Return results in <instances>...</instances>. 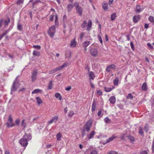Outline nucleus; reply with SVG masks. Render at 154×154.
Listing matches in <instances>:
<instances>
[{"instance_id":"obj_48","label":"nucleus","mask_w":154,"mask_h":154,"mask_svg":"<svg viewBox=\"0 0 154 154\" xmlns=\"http://www.w3.org/2000/svg\"><path fill=\"white\" fill-rule=\"evenodd\" d=\"M125 134H122L120 136V138H121V140H123L124 139L125 137Z\"/></svg>"},{"instance_id":"obj_1","label":"nucleus","mask_w":154,"mask_h":154,"mask_svg":"<svg viewBox=\"0 0 154 154\" xmlns=\"http://www.w3.org/2000/svg\"><path fill=\"white\" fill-rule=\"evenodd\" d=\"M32 138L31 134H27L25 133V135L23 136V138L20 140L19 142L22 146L26 147L28 143V141L31 140Z\"/></svg>"},{"instance_id":"obj_28","label":"nucleus","mask_w":154,"mask_h":154,"mask_svg":"<svg viewBox=\"0 0 154 154\" xmlns=\"http://www.w3.org/2000/svg\"><path fill=\"white\" fill-rule=\"evenodd\" d=\"M148 20L154 24V17L152 16H150L148 18Z\"/></svg>"},{"instance_id":"obj_10","label":"nucleus","mask_w":154,"mask_h":154,"mask_svg":"<svg viewBox=\"0 0 154 154\" xmlns=\"http://www.w3.org/2000/svg\"><path fill=\"white\" fill-rule=\"evenodd\" d=\"M140 15L134 16L133 17V21L135 23H136L140 20Z\"/></svg>"},{"instance_id":"obj_17","label":"nucleus","mask_w":154,"mask_h":154,"mask_svg":"<svg viewBox=\"0 0 154 154\" xmlns=\"http://www.w3.org/2000/svg\"><path fill=\"white\" fill-rule=\"evenodd\" d=\"M96 103L95 100L93 101V104L92 106V111H94L96 109Z\"/></svg>"},{"instance_id":"obj_60","label":"nucleus","mask_w":154,"mask_h":154,"mask_svg":"<svg viewBox=\"0 0 154 154\" xmlns=\"http://www.w3.org/2000/svg\"><path fill=\"white\" fill-rule=\"evenodd\" d=\"M97 93L99 95H100L102 94V92L100 90L97 91Z\"/></svg>"},{"instance_id":"obj_31","label":"nucleus","mask_w":154,"mask_h":154,"mask_svg":"<svg viewBox=\"0 0 154 154\" xmlns=\"http://www.w3.org/2000/svg\"><path fill=\"white\" fill-rule=\"evenodd\" d=\"M53 85V82L52 81H50L49 85L48 86V88L49 89H51Z\"/></svg>"},{"instance_id":"obj_57","label":"nucleus","mask_w":154,"mask_h":154,"mask_svg":"<svg viewBox=\"0 0 154 154\" xmlns=\"http://www.w3.org/2000/svg\"><path fill=\"white\" fill-rule=\"evenodd\" d=\"M85 33H82L80 35V38L82 39L84 37Z\"/></svg>"},{"instance_id":"obj_26","label":"nucleus","mask_w":154,"mask_h":154,"mask_svg":"<svg viewBox=\"0 0 154 154\" xmlns=\"http://www.w3.org/2000/svg\"><path fill=\"white\" fill-rule=\"evenodd\" d=\"M116 138V137H109L106 142L105 143H109L110 142L112 141L114 139Z\"/></svg>"},{"instance_id":"obj_16","label":"nucleus","mask_w":154,"mask_h":154,"mask_svg":"<svg viewBox=\"0 0 154 154\" xmlns=\"http://www.w3.org/2000/svg\"><path fill=\"white\" fill-rule=\"evenodd\" d=\"M90 44V41H87L84 42L82 43V46L85 47V48H86Z\"/></svg>"},{"instance_id":"obj_62","label":"nucleus","mask_w":154,"mask_h":154,"mask_svg":"<svg viewBox=\"0 0 154 154\" xmlns=\"http://www.w3.org/2000/svg\"><path fill=\"white\" fill-rule=\"evenodd\" d=\"M91 154H97V152L96 150H94L91 152Z\"/></svg>"},{"instance_id":"obj_39","label":"nucleus","mask_w":154,"mask_h":154,"mask_svg":"<svg viewBox=\"0 0 154 154\" xmlns=\"http://www.w3.org/2000/svg\"><path fill=\"white\" fill-rule=\"evenodd\" d=\"M25 119H23L22 121L21 125L24 128H25L26 127V123L25 122Z\"/></svg>"},{"instance_id":"obj_24","label":"nucleus","mask_w":154,"mask_h":154,"mask_svg":"<svg viewBox=\"0 0 154 154\" xmlns=\"http://www.w3.org/2000/svg\"><path fill=\"white\" fill-rule=\"evenodd\" d=\"M102 6L103 9L105 10H106L108 9V4L107 3H104L102 4Z\"/></svg>"},{"instance_id":"obj_43","label":"nucleus","mask_w":154,"mask_h":154,"mask_svg":"<svg viewBox=\"0 0 154 154\" xmlns=\"http://www.w3.org/2000/svg\"><path fill=\"white\" fill-rule=\"evenodd\" d=\"M58 16L57 15H55V24L56 25H57V24H58Z\"/></svg>"},{"instance_id":"obj_61","label":"nucleus","mask_w":154,"mask_h":154,"mask_svg":"<svg viewBox=\"0 0 154 154\" xmlns=\"http://www.w3.org/2000/svg\"><path fill=\"white\" fill-rule=\"evenodd\" d=\"M117 153L113 151H111L108 154H117Z\"/></svg>"},{"instance_id":"obj_9","label":"nucleus","mask_w":154,"mask_h":154,"mask_svg":"<svg viewBox=\"0 0 154 154\" xmlns=\"http://www.w3.org/2000/svg\"><path fill=\"white\" fill-rule=\"evenodd\" d=\"M89 68H88V75L89 77V80L90 81V80L91 79H94L95 77V75L93 72L92 71H89Z\"/></svg>"},{"instance_id":"obj_13","label":"nucleus","mask_w":154,"mask_h":154,"mask_svg":"<svg viewBox=\"0 0 154 154\" xmlns=\"http://www.w3.org/2000/svg\"><path fill=\"white\" fill-rule=\"evenodd\" d=\"M95 134V132L94 131H91L89 134L87 135V137H88V139H90L92 138L93 137Z\"/></svg>"},{"instance_id":"obj_23","label":"nucleus","mask_w":154,"mask_h":154,"mask_svg":"<svg viewBox=\"0 0 154 154\" xmlns=\"http://www.w3.org/2000/svg\"><path fill=\"white\" fill-rule=\"evenodd\" d=\"M8 32V30H6L4 32H3L2 35H0V40L5 35H6Z\"/></svg>"},{"instance_id":"obj_12","label":"nucleus","mask_w":154,"mask_h":154,"mask_svg":"<svg viewBox=\"0 0 154 154\" xmlns=\"http://www.w3.org/2000/svg\"><path fill=\"white\" fill-rule=\"evenodd\" d=\"M77 45V42L75 39H74L71 41L70 44V47L71 48H75L76 47Z\"/></svg>"},{"instance_id":"obj_18","label":"nucleus","mask_w":154,"mask_h":154,"mask_svg":"<svg viewBox=\"0 0 154 154\" xmlns=\"http://www.w3.org/2000/svg\"><path fill=\"white\" fill-rule=\"evenodd\" d=\"M63 68H56L53 70H51L49 72V73L50 74H53L55 72H56L57 71L60 70L61 69Z\"/></svg>"},{"instance_id":"obj_56","label":"nucleus","mask_w":154,"mask_h":154,"mask_svg":"<svg viewBox=\"0 0 154 154\" xmlns=\"http://www.w3.org/2000/svg\"><path fill=\"white\" fill-rule=\"evenodd\" d=\"M118 106L121 109H123V105L121 104H120L118 105Z\"/></svg>"},{"instance_id":"obj_51","label":"nucleus","mask_w":154,"mask_h":154,"mask_svg":"<svg viewBox=\"0 0 154 154\" xmlns=\"http://www.w3.org/2000/svg\"><path fill=\"white\" fill-rule=\"evenodd\" d=\"M147 45L150 49H153V47L151 45L150 43H147Z\"/></svg>"},{"instance_id":"obj_53","label":"nucleus","mask_w":154,"mask_h":154,"mask_svg":"<svg viewBox=\"0 0 154 154\" xmlns=\"http://www.w3.org/2000/svg\"><path fill=\"white\" fill-rule=\"evenodd\" d=\"M74 114V112L72 111H70L68 114V116L69 117L72 116Z\"/></svg>"},{"instance_id":"obj_33","label":"nucleus","mask_w":154,"mask_h":154,"mask_svg":"<svg viewBox=\"0 0 154 154\" xmlns=\"http://www.w3.org/2000/svg\"><path fill=\"white\" fill-rule=\"evenodd\" d=\"M71 53L69 51H67L66 53V58L70 57L71 56Z\"/></svg>"},{"instance_id":"obj_50","label":"nucleus","mask_w":154,"mask_h":154,"mask_svg":"<svg viewBox=\"0 0 154 154\" xmlns=\"http://www.w3.org/2000/svg\"><path fill=\"white\" fill-rule=\"evenodd\" d=\"M68 66V63H65L62 65L60 67H65Z\"/></svg>"},{"instance_id":"obj_7","label":"nucleus","mask_w":154,"mask_h":154,"mask_svg":"<svg viewBox=\"0 0 154 154\" xmlns=\"http://www.w3.org/2000/svg\"><path fill=\"white\" fill-rule=\"evenodd\" d=\"M12 121L13 119L11 116V115L9 116L8 122L7 123V127H11L14 126V124L12 123Z\"/></svg>"},{"instance_id":"obj_3","label":"nucleus","mask_w":154,"mask_h":154,"mask_svg":"<svg viewBox=\"0 0 154 154\" xmlns=\"http://www.w3.org/2000/svg\"><path fill=\"white\" fill-rule=\"evenodd\" d=\"M56 27L54 26H53L49 28L48 33L51 37H53L55 32Z\"/></svg>"},{"instance_id":"obj_58","label":"nucleus","mask_w":154,"mask_h":154,"mask_svg":"<svg viewBox=\"0 0 154 154\" xmlns=\"http://www.w3.org/2000/svg\"><path fill=\"white\" fill-rule=\"evenodd\" d=\"M23 0H18L17 3L18 4H20L23 3Z\"/></svg>"},{"instance_id":"obj_27","label":"nucleus","mask_w":154,"mask_h":154,"mask_svg":"<svg viewBox=\"0 0 154 154\" xmlns=\"http://www.w3.org/2000/svg\"><path fill=\"white\" fill-rule=\"evenodd\" d=\"M116 17V13H113L111 15V19L112 21L114 20Z\"/></svg>"},{"instance_id":"obj_11","label":"nucleus","mask_w":154,"mask_h":154,"mask_svg":"<svg viewBox=\"0 0 154 154\" xmlns=\"http://www.w3.org/2000/svg\"><path fill=\"white\" fill-rule=\"evenodd\" d=\"M92 25V22L91 20H88V24L86 26L87 30L88 31L90 30L91 28Z\"/></svg>"},{"instance_id":"obj_20","label":"nucleus","mask_w":154,"mask_h":154,"mask_svg":"<svg viewBox=\"0 0 154 154\" xmlns=\"http://www.w3.org/2000/svg\"><path fill=\"white\" fill-rule=\"evenodd\" d=\"M74 6V5H73L72 4H69L68 5V6L67 7V8L68 12L70 11L73 8Z\"/></svg>"},{"instance_id":"obj_32","label":"nucleus","mask_w":154,"mask_h":154,"mask_svg":"<svg viewBox=\"0 0 154 154\" xmlns=\"http://www.w3.org/2000/svg\"><path fill=\"white\" fill-rule=\"evenodd\" d=\"M42 90L39 89H35L34 90L32 93V94H37L41 92Z\"/></svg>"},{"instance_id":"obj_59","label":"nucleus","mask_w":154,"mask_h":154,"mask_svg":"<svg viewBox=\"0 0 154 154\" xmlns=\"http://www.w3.org/2000/svg\"><path fill=\"white\" fill-rule=\"evenodd\" d=\"M22 28V26L20 24H18V29L19 30H20Z\"/></svg>"},{"instance_id":"obj_34","label":"nucleus","mask_w":154,"mask_h":154,"mask_svg":"<svg viewBox=\"0 0 154 154\" xmlns=\"http://www.w3.org/2000/svg\"><path fill=\"white\" fill-rule=\"evenodd\" d=\"M104 88L105 91L106 92L110 91L112 90V88H111L106 87H104Z\"/></svg>"},{"instance_id":"obj_41","label":"nucleus","mask_w":154,"mask_h":154,"mask_svg":"<svg viewBox=\"0 0 154 154\" xmlns=\"http://www.w3.org/2000/svg\"><path fill=\"white\" fill-rule=\"evenodd\" d=\"M87 23V22L86 20H84L83 22L82 23V27L83 28H85L86 26V25Z\"/></svg>"},{"instance_id":"obj_37","label":"nucleus","mask_w":154,"mask_h":154,"mask_svg":"<svg viewBox=\"0 0 154 154\" xmlns=\"http://www.w3.org/2000/svg\"><path fill=\"white\" fill-rule=\"evenodd\" d=\"M56 136L57 140L59 141L60 140L61 137V135L60 133H58Z\"/></svg>"},{"instance_id":"obj_25","label":"nucleus","mask_w":154,"mask_h":154,"mask_svg":"<svg viewBox=\"0 0 154 154\" xmlns=\"http://www.w3.org/2000/svg\"><path fill=\"white\" fill-rule=\"evenodd\" d=\"M55 97L56 98H58L60 100H61L62 99L60 94L58 93H56L55 94Z\"/></svg>"},{"instance_id":"obj_45","label":"nucleus","mask_w":154,"mask_h":154,"mask_svg":"<svg viewBox=\"0 0 154 154\" xmlns=\"http://www.w3.org/2000/svg\"><path fill=\"white\" fill-rule=\"evenodd\" d=\"M127 98L130 100H132L133 99V97L131 93H129L128 94V96H127Z\"/></svg>"},{"instance_id":"obj_52","label":"nucleus","mask_w":154,"mask_h":154,"mask_svg":"<svg viewBox=\"0 0 154 154\" xmlns=\"http://www.w3.org/2000/svg\"><path fill=\"white\" fill-rule=\"evenodd\" d=\"M20 122V120L19 119H17L15 121V124L17 125H18Z\"/></svg>"},{"instance_id":"obj_38","label":"nucleus","mask_w":154,"mask_h":154,"mask_svg":"<svg viewBox=\"0 0 154 154\" xmlns=\"http://www.w3.org/2000/svg\"><path fill=\"white\" fill-rule=\"evenodd\" d=\"M97 38L101 44L103 45V41L101 36L100 35L98 34L97 35Z\"/></svg>"},{"instance_id":"obj_15","label":"nucleus","mask_w":154,"mask_h":154,"mask_svg":"<svg viewBox=\"0 0 154 154\" xmlns=\"http://www.w3.org/2000/svg\"><path fill=\"white\" fill-rule=\"evenodd\" d=\"M142 89L144 91H146L147 90V86L146 82H144L142 86Z\"/></svg>"},{"instance_id":"obj_36","label":"nucleus","mask_w":154,"mask_h":154,"mask_svg":"<svg viewBox=\"0 0 154 154\" xmlns=\"http://www.w3.org/2000/svg\"><path fill=\"white\" fill-rule=\"evenodd\" d=\"M37 101V103L39 105L42 103V101L41 99L39 97H37L36 98Z\"/></svg>"},{"instance_id":"obj_55","label":"nucleus","mask_w":154,"mask_h":154,"mask_svg":"<svg viewBox=\"0 0 154 154\" xmlns=\"http://www.w3.org/2000/svg\"><path fill=\"white\" fill-rule=\"evenodd\" d=\"M152 152L154 153V140L153 141L152 146Z\"/></svg>"},{"instance_id":"obj_35","label":"nucleus","mask_w":154,"mask_h":154,"mask_svg":"<svg viewBox=\"0 0 154 154\" xmlns=\"http://www.w3.org/2000/svg\"><path fill=\"white\" fill-rule=\"evenodd\" d=\"M128 139L131 141V142H134L135 141L134 138L133 137L131 136V135H129L128 137Z\"/></svg>"},{"instance_id":"obj_2","label":"nucleus","mask_w":154,"mask_h":154,"mask_svg":"<svg viewBox=\"0 0 154 154\" xmlns=\"http://www.w3.org/2000/svg\"><path fill=\"white\" fill-rule=\"evenodd\" d=\"M20 84L17 81L15 80L11 88V94H12V92L16 91L19 87Z\"/></svg>"},{"instance_id":"obj_42","label":"nucleus","mask_w":154,"mask_h":154,"mask_svg":"<svg viewBox=\"0 0 154 154\" xmlns=\"http://www.w3.org/2000/svg\"><path fill=\"white\" fill-rule=\"evenodd\" d=\"M142 128L141 127H140L139 128V133L140 134L142 135H143V131Z\"/></svg>"},{"instance_id":"obj_30","label":"nucleus","mask_w":154,"mask_h":154,"mask_svg":"<svg viewBox=\"0 0 154 154\" xmlns=\"http://www.w3.org/2000/svg\"><path fill=\"white\" fill-rule=\"evenodd\" d=\"M114 83L115 85L117 86L119 82V78L118 77L116 78L114 80Z\"/></svg>"},{"instance_id":"obj_29","label":"nucleus","mask_w":154,"mask_h":154,"mask_svg":"<svg viewBox=\"0 0 154 154\" xmlns=\"http://www.w3.org/2000/svg\"><path fill=\"white\" fill-rule=\"evenodd\" d=\"M10 22V19L9 18H8L7 20H5L4 21V25L6 27L9 24Z\"/></svg>"},{"instance_id":"obj_40","label":"nucleus","mask_w":154,"mask_h":154,"mask_svg":"<svg viewBox=\"0 0 154 154\" xmlns=\"http://www.w3.org/2000/svg\"><path fill=\"white\" fill-rule=\"evenodd\" d=\"M144 129L145 130L146 133H147L149 130V126L148 124H146L144 127Z\"/></svg>"},{"instance_id":"obj_4","label":"nucleus","mask_w":154,"mask_h":154,"mask_svg":"<svg viewBox=\"0 0 154 154\" xmlns=\"http://www.w3.org/2000/svg\"><path fill=\"white\" fill-rule=\"evenodd\" d=\"M92 123L91 121H88L84 126L83 130L87 132H89L90 131V128L91 126Z\"/></svg>"},{"instance_id":"obj_19","label":"nucleus","mask_w":154,"mask_h":154,"mask_svg":"<svg viewBox=\"0 0 154 154\" xmlns=\"http://www.w3.org/2000/svg\"><path fill=\"white\" fill-rule=\"evenodd\" d=\"M58 119V117H54L48 122V123L50 124L52 123L53 122H56L57 121Z\"/></svg>"},{"instance_id":"obj_44","label":"nucleus","mask_w":154,"mask_h":154,"mask_svg":"<svg viewBox=\"0 0 154 154\" xmlns=\"http://www.w3.org/2000/svg\"><path fill=\"white\" fill-rule=\"evenodd\" d=\"M54 13H53L52 14V15H51L50 17L49 18L50 20L51 21H52L54 20V18L55 16Z\"/></svg>"},{"instance_id":"obj_22","label":"nucleus","mask_w":154,"mask_h":154,"mask_svg":"<svg viewBox=\"0 0 154 154\" xmlns=\"http://www.w3.org/2000/svg\"><path fill=\"white\" fill-rule=\"evenodd\" d=\"M143 9V8H140L139 5H137L136 7V11L137 13H139Z\"/></svg>"},{"instance_id":"obj_46","label":"nucleus","mask_w":154,"mask_h":154,"mask_svg":"<svg viewBox=\"0 0 154 154\" xmlns=\"http://www.w3.org/2000/svg\"><path fill=\"white\" fill-rule=\"evenodd\" d=\"M39 2H41L40 0H36L34 2H33V3H32V7H33V8H34V5H35Z\"/></svg>"},{"instance_id":"obj_47","label":"nucleus","mask_w":154,"mask_h":154,"mask_svg":"<svg viewBox=\"0 0 154 154\" xmlns=\"http://www.w3.org/2000/svg\"><path fill=\"white\" fill-rule=\"evenodd\" d=\"M32 47L33 48L40 50L41 49V47L38 45H34Z\"/></svg>"},{"instance_id":"obj_63","label":"nucleus","mask_w":154,"mask_h":154,"mask_svg":"<svg viewBox=\"0 0 154 154\" xmlns=\"http://www.w3.org/2000/svg\"><path fill=\"white\" fill-rule=\"evenodd\" d=\"M71 89V87L70 86H69L68 87L66 88L65 90L67 91H70Z\"/></svg>"},{"instance_id":"obj_21","label":"nucleus","mask_w":154,"mask_h":154,"mask_svg":"<svg viewBox=\"0 0 154 154\" xmlns=\"http://www.w3.org/2000/svg\"><path fill=\"white\" fill-rule=\"evenodd\" d=\"M32 54L34 56H39L40 55V52L39 51L34 50Z\"/></svg>"},{"instance_id":"obj_8","label":"nucleus","mask_w":154,"mask_h":154,"mask_svg":"<svg viewBox=\"0 0 154 154\" xmlns=\"http://www.w3.org/2000/svg\"><path fill=\"white\" fill-rule=\"evenodd\" d=\"M37 71L36 70H34L32 73L31 79L32 82H35L37 79Z\"/></svg>"},{"instance_id":"obj_14","label":"nucleus","mask_w":154,"mask_h":154,"mask_svg":"<svg viewBox=\"0 0 154 154\" xmlns=\"http://www.w3.org/2000/svg\"><path fill=\"white\" fill-rule=\"evenodd\" d=\"M116 98L114 96H111L109 99V101L111 103H114L116 102Z\"/></svg>"},{"instance_id":"obj_5","label":"nucleus","mask_w":154,"mask_h":154,"mask_svg":"<svg viewBox=\"0 0 154 154\" xmlns=\"http://www.w3.org/2000/svg\"><path fill=\"white\" fill-rule=\"evenodd\" d=\"M74 5L76 8L77 13L79 15L81 16L82 14V7L79 6V4L76 2L74 4Z\"/></svg>"},{"instance_id":"obj_6","label":"nucleus","mask_w":154,"mask_h":154,"mask_svg":"<svg viewBox=\"0 0 154 154\" xmlns=\"http://www.w3.org/2000/svg\"><path fill=\"white\" fill-rule=\"evenodd\" d=\"M90 53L91 55L94 57H97L98 55L97 49L95 47L91 49Z\"/></svg>"},{"instance_id":"obj_49","label":"nucleus","mask_w":154,"mask_h":154,"mask_svg":"<svg viewBox=\"0 0 154 154\" xmlns=\"http://www.w3.org/2000/svg\"><path fill=\"white\" fill-rule=\"evenodd\" d=\"M104 121L105 122L108 123H109V121H110V120L108 117H106L104 119Z\"/></svg>"},{"instance_id":"obj_54","label":"nucleus","mask_w":154,"mask_h":154,"mask_svg":"<svg viewBox=\"0 0 154 154\" xmlns=\"http://www.w3.org/2000/svg\"><path fill=\"white\" fill-rule=\"evenodd\" d=\"M85 131H84L83 130H82V137H83L84 136L86 135V134L85 133Z\"/></svg>"},{"instance_id":"obj_64","label":"nucleus","mask_w":154,"mask_h":154,"mask_svg":"<svg viewBox=\"0 0 154 154\" xmlns=\"http://www.w3.org/2000/svg\"><path fill=\"white\" fill-rule=\"evenodd\" d=\"M147 152L146 151H143L140 152V154H147Z\"/></svg>"}]
</instances>
